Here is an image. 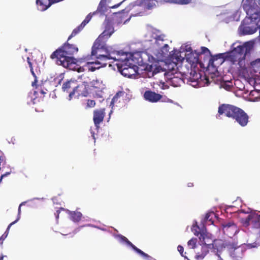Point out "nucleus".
I'll use <instances>...</instances> for the list:
<instances>
[{
    "label": "nucleus",
    "mask_w": 260,
    "mask_h": 260,
    "mask_svg": "<svg viewBox=\"0 0 260 260\" xmlns=\"http://www.w3.org/2000/svg\"><path fill=\"white\" fill-rule=\"evenodd\" d=\"M69 40L64 43L61 46L57 48L50 55V58L54 60L56 64L62 67L72 68L74 66L73 60L75 58L73 56L78 52V47L69 43Z\"/></svg>",
    "instance_id": "1"
},
{
    "label": "nucleus",
    "mask_w": 260,
    "mask_h": 260,
    "mask_svg": "<svg viewBox=\"0 0 260 260\" xmlns=\"http://www.w3.org/2000/svg\"><path fill=\"white\" fill-rule=\"evenodd\" d=\"M242 7L246 12L247 16L243 21V31L245 34H252L256 31V28H250L246 25V23L254 22L256 25L260 21L259 2L258 4L253 0H243Z\"/></svg>",
    "instance_id": "2"
},
{
    "label": "nucleus",
    "mask_w": 260,
    "mask_h": 260,
    "mask_svg": "<svg viewBox=\"0 0 260 260\" xmlns=\"http://www.w3.org/2000/svg\"><path fill=\"white\" fill-rule=\"evenodd\" d=\"M121 53L107 46L106 44H103V45L99 46V47H94V43L92 47L91 55L95 56L97 59V62H95L96 64L106 66L107 64L106 61L107 60H117L122 59L120 58Z\"/></svg>",
    "instance_id": "3"
},
{
    "label": "nucleus",
    "mask_w": 260,
    "mask_h": 260,
    "mask_svg": "<svg viewBox=\"0 0 260 260\" xmlns=\"http://www.w3.org/2000/svg\"><path fill=\"white\" fill-rule=\"evenodd\" d=\"M120 56L124 57H120L122 59L117 60L120 62L117 63V66L119 72L125 77L132 78L135 76L138 71V67L135 64L130 62L131 60H134L136 58V56H139L140 54L136 53L133 56L132 59H129L127 57V53L122 52Z\"/></svg>",
    "instance_id": "4"
},
{
    "label": "nucleus",
    "mask_w": 260,
    "mask_h": 260,
    "mask_svg": "<svg viewBox=\"0 0 260 260\" xmlns=\"http://www.w3.org/2000/svg\"><path fill=\"white\" fill-rule=\"evenodd\" d=\"M203 236V241L204 242V245L202 246V252L200 253L199 252H197V256L200 258H204L205 255L208 253L209 249H212L216 247L217 249H222V248L226 247L230 250H235L239 247L237 243L236 242H228L224 243L221 240H212L209 239L211 243H207L205 241V237ZM209 239V238H208Z\"/></svg>",
    "instance_id": "5"
},
{
    "label": "nucleus",
    "mask_w": 260,
    "mask_h": 260,
    "mask_svg": "<svg viewBox=\"0 0 260 260\" xmlns=\"http://www.w3.org/2000/svg\"><path fill=\"white\" fill-rule=\"evenodd\" d=\"M250 48L245 44L235 48L227 56V59L233 64L242 65L241 62L245 59L246 55L249 52Z\"/></svg>",
    "instance_id": "6"
},
{
    "label": "nucleus",
    "mask_w": 260,
    "mask_h": 260,
    "mask_svg": "<svg viewBox=\"0 0 260 260\" xmlns=\"http://www.w3.org/2000/svg\"><path fill=\"white\" fill-rule=\"evenodd\" d=\"M89 93V84L87 81H84L80 83L77 82L75 90L69 94L68 100L71 101L74 97H86Z\"/></svg>",
    "instance_id": "7"
},
{
    "label": "nucleus",
    "mask_w": 260,
    "mask_h": 260,
    "mask_svg": "<svg viewBox=\"0 0 260 260\" xmlns=\"http://www.w3.org/2000/svg\"><path fill=\"white\" fill-rule=\"evenodd\" d=\"M241 222L245 227L251 224L252 227L257 229L258 233H260V211L250 212L245 219H241Z\"/></svg>",
    "instance_id": "8"
},
{
    "label": "nucleus",
    "mask_w": 260,
    "mask_h": 260,
    "mask_svg": "<svg viewBox=\"0 0 260 260\" xmlns=\"http://www.w3.org/2000/svg\"><path fill=\"white\" fill-rule=\"evenodd\" d=\"M114 31V29L113 26L110 24H107L104 31L95 41L94 47H99V46L103 45V44H106V41L111 37Z\"/></svg>",
    "instance_id": "9"
},
{
    "label": "nucleus",
    "mask_w": 260,
    "mask_h": 260,
    "mask_svg": "<svg viewBox=\"0 0 260 260\" xmlns=\"http://www.w3.org/2000/svg\"><path fill=\"white\" fill-rule=\"evenodd\" d=\"M241 108L229 104H222L219 106L218 112L220 115L224 114L228 117L234 119Z\"/></svg>",
    "instance_id": "10"
},
{
    "label": "nucleus",
    "mask_w": 260,
    "mask_h": 260,
    "mask_svg": "<svg viewBox=\"0 0 260 260\" xmlns=\"http://www.w3.org/2000/svg\"><path fill=\"white\" fill-rule=\"evenodd\" d=\"M158 2L169 3L179 5H187L186 0H144V4L145 8L148 9H151L156 6Z\"/></svg>",
    "instance_id": "11"
},
{
    "label": "nucleus",
    "mask_w": 260,
    "mask_h": 260,
    "mask_svg": "<svg viewBox=\"0 0 260 260\" xmlns=\"http://www.w3.org/2000/svg\"><path fill=\"white\" fill-rule=\"evenodd\" d=\"M222 228L224 234L230 237L234 236L238 231L236 224L233 221L222 223Z\"/></svg>",
    "instance_id": "12"
},
{
    "label": "nucleus",
    "mask_w": 260,
    "mask_h": 260,
    "mask_svg": "<svg viewBox=\"0 0 260 260\" xmlns=\"http://www.w3.org/2000/svg\"><path fill=\"white\" fill-rule=\"evenodd\" d=\"M234 119H235L240 126L244 127L247 125L249 121V116L244 110L240 109Z\"/></svg>",
    "instance_id": "13"
},
{
    "label": "nucleus",
    "mask_w": 260,
    "mask_h": 260,
    "mask_svg": "<svg viewBox=\"0 0 260 260\" xmlns=\"http://www.w3.org/2000/svg\"><path fill=\"white\" fill-rule=\"evenodd\" d=\"M104 108L96 109L93 111V120L96 127H98L100 124L103 122L105 116Z\"/></svg>",
    "instance_id": "14"
},
{
    "label": "nucleus",
    "mask_w": 260,
    "mask_h": 260,
    "mask_svg": "<svg viewBox=\"0 0 260 260\" xmlns=\"http://www.w3.org/2000/svg\"><path fill=\"white\" fill-rule=\"evenodd\" d=\"M144 98L150 102L156 103L162 98V95L151 90H147L144 93Z\"/></svg>",
    "instance_id": "15"
},
{
    "label": "nucleus",
    "mask_w": 260,
    "mask_h": 260,
    "mask_svg": "<svg viewBox=\"0 0 260 260\" xmlns=\"http://www.w3.org/2000/svg\"><path fill=\"white\" fill-rule=\"evenodd\" d=\"M92 13H89L85 17V19L83 21L81 24L75 28L72 31L71 35L69 37L68 40H70L73 37H75L77 35L84 27V26L90 21L92 16Z\"/></svg>",
    "instance_id": "16"
},
{
    "label": "nucleus",
    "mask_w": 260,
    "mask_h": 260,
    "mask_svg": "<svg viewBox=\"0 0 260 260\" xmlns=\"http://www.w3.org/2000/svg\"><path fill=\"white\" fill-rule=\"evenodd\" d=\"M77 80L71 79L63 83L62 86L63 91L70 93L75 89Z\"/></svg>",
    "instance_id": "17"
},
{
    "label": "nucleus",
    "mask_w": 260,
    "mask_h": 260,
    "mask_svg": "<svg viewBox=\"0 0 260 260\" xmlns=\"http://www.w3.org/2000/svg\"><path fill=\"white\" fill-rule=\"evenodd\" d=\"M53 4V0H36L38 8L42 11L46 10Z\"/></svg>",
    "instance_id": "18"
},
{
    "label": "nucleus",
    "mask_w": 260,
    "mask_h": 260,
    "mask_svg": "<svg viewBox=\"0 0 260 260\" xmlns=\"http://www.w3.org/2000/svg\"><path fill=\"white\" fill-rule=\"evenodd\" d=\"M107 10V0H101L99 4L97 10L92 13V15L100 13L103 15Z\"/></svg>",
    "instance_id": "19"
},
{
    "label": "nucleus",
    "mask_w": 260,
    "mask_h": 260,
    "mask_svg": "<svg viewBox=\"0 0 260 260\" xmlns=\"http://www.w3.org/2000/svg\"><path fill=\"white\" fill-rule=\"evenodd\" d=\"M125 243L130 247H131L133 249H134L136 252L141 255L142 256L145 258H148L150 257V256L147 253L144 252L141 249L137 248L135 245H134L131 242H130L128 240L125 242Z\"/></svg>",
    "instance_id": "20"
},
{
    "label": "nucleus",
    "mask_w": 260,
    "mask_h": 260,
    "mask_svg": "<svg viewBox=\"0 0 260 260\" xmlns=\"http://www.w3.org/2000/svg\"><path fill=\"white\" fill-rule=\"evenodd\" d=\"M73 63H74V66H73V67L72 66V68L70 67H70L69 66V67H63L69 69L71 70L77 71L79 73L84 72V68L83 67L79 66L77 64L76 59L73 60V62L72 63V64H73Z\"/></svg>",
    "instance_id": "21"
},
{
    "label": "nucleus",
    "mask_w": 260,
    "mask_h": 260,
    "mask_svg": "<svg viewBox=\"0 0 260 260\" xmlns=\"http://www.w3.org/2000/svg\"><path fill=\"white\" fill-rule=\"evenodd\" d=\"M129 11V9L125 8V9L122 10L121 11L115 13L116 15H118V17L121 19V22H122L124 19L128 17Z\"/></svg>",
    "instance_id": "22"
},
{
    "label": "nucleus",
    "mask_w": 260,
    "mask_h": 260,
    "mask_svg": "<svg viewBox=\"0 0 260 260\" xmlns=\"http://www.w3.org/2000/svg\"><path fill=\"white\" fill-rule=\"evenodd\" d=\"M199 55L198 53H196V56H194L193 54L191 53L187 55L186 59L192 63H198L199 60Z\"/></svg>",
    "instance_id": "23"
},
{
    "label": "nucleus",
    "mask_w": 260,
    "mask_h": 260,
    "mask_svg": "<svg viewBox=\"0 0 260 260\" xmlns=\"http://www.w3.org/2000/svg\"><path fill=\"white\" fill-rule=\"evenodd\" d=\"M27 63L29 65V67L30 68L31 73L35 78L34 81L32 82V86H34L35 85H36V83L38 82L37 79V76L34 71L33 64H32V63L30 61V59L29 57H28L27 58Z\"/></svg>",
    "instance_id": "24"
},
{
    "label": "nucleus",
    "mask_w": 260,
    "mask_h": 260,
    "mask_svg": "<svg viewBox=\"0 0 260 260\" xmlns=\"http://www.w3.org/2000/svg\"><path fill=\"white\" fill-rule=\"evenodd\" d=\"M96 62H97V60L94 62L91 61V62H87V67L88 68V69L89 71L93 72L96 69H98L100 68V67L103 66V65L96 64H95Z\"/></svg>",
    "instance_id": "25"
},
{
    "label": "nucleus",
    "mask_w": 260,
    "mask_h": 260,
    "mask_svg": "<svg viewBox=\"0 0 260 260\" xmlns=\"http://www.w3.org/2000/svg\"><path fill=\"white\" fill-rule=\"evenodd\" d=\"M72 220L74 222H79L81 220L82 214L80 212H73L71 213Z\"/></svg>",
    "instance_id": "26"
},
{
    "label": "nucleus",
    "mask_w": 260,
    "mask_h": 260,
    "mask_svg": "<svg viewBox=\"0 0 260 260\" xmlns=\"http://www.w3.org/2000/svg\"><path fill=\"white\" fill-rule=\"evenodd\" d=\"M223 54H218L212 57L210 60V62L214 66V62L218 59H221V63L223 62L224 60Z\"/></svg>",
    "instance_id": "27"
},
{
    "label": "nucleus",
    "mask_w": 260,
    "mask_h": 260,
    "mask_svg": "<svg viewBox=\"0 0 260 260\" xmlns=\"http://www.w3.org/2000/svg\"><path fill=\"white\" fill-rule=\"evenodd\" d=\"M89 86L94 88H100L102 84L101 82L98 79H93L91 81L89 82Z\"/></svg>",
    "instance_id": "28"
},
{
    "label": "nucleus",
    "mask_w": 260,
    "mask_h": 260,
    "mask_svg": "<svg viewBox=\"0 0 260 260\" xmlns=\"http://www.w3.org/2000/svg\"><path fill=\"white\" fill-rule=\"evenodd\" d=\"M19 220V217H18L15 221H14L13 222H11L8 226L6 232H5V233L1 237V238L2 239V240H4V239H5L8 234H9V230L11 228V226L14 224L15 223H16L18 220Z\"/></svg>",
    "instance_id": "29"
},
{
    "label": "nucleus",
    "mask_w": 260,
    "mask_h": 260,
    "mask_svg": "<svg viewBox=\"0 0 260 260\" xmlns=\"http://www.w3.org/2000/svg\"><path fill=\"white\" fill-rule=\"evenodd\" d=\"M19 220V217H18L15 221H14L13 222H11L8 226L6 232H5V233L1 237V238L2 239V240H4V239H5L8 234H9V230L11 228V226L14 224L15 223H16L18 220Z\"/></svg>",
    "instance_id": "30"
},
{
    "label": "nucleus",
    "mask_w": 260,
    "mask_h": 260,
    "mask_svg": "<svg viewBox=\"0 0 260 260\" xmlns=\"http://www.w3.org/2000/svg\"><path fill=\"white\" fill-rule=\"evenodd\" d=\"M197 242V238H192L188 241L187 246L189 248H194L196 247Z\"/></svg>",
    "instance_id": "31"
},
{
    "label": "nucleus",
    "mask_w": 260,
    "mask_h": 260,
    "mask_svg": "<svg viewBox=\"0 0 260 260\" xmlns=\"http://www.w3.org/2000/svg\"><path fill=\"white\" fill-rule=\"evenodd\" d=\"M192 231L193 232L194 234L197 236H199V235L201 236V233L200 232V228L197 225H193L191 228Z\"/></svg>",
    "instance_id": "32"
},
{
    "label": "nucleus",
    "mask_w": 260,
    "mask_h": 260,
    "mask_svg": "<svg viewBox=\"0 0 260 260\" xmlns=\"http://www.w3.org/2000/svg\"><path fill=\"white\" fill-rule=\"evenodd\" d=\"M179 52H178L177 54H173L172 56V58L173 60L175 59L176 61L175 62L176 63L177 62L182 61L184 60V57H181L180 55H178V54H179Z\"/></svg>",
    "instance_id": "33"
},
{
    "label": "nucleus",
    "mask_w": 260,
    "mask_h": 260,
    "mask_svg": "<svg viewBox=\"0 0 260 260\" xmlns=\"http://www.w3.org/2000/svg\"><path fill=\"white\" fill-rule=\"evenodd\" d=\"M122 94V92H118L114 96L113 98V99H112V101L111 102V105H113L114 106V104L116 103L118 100V98L119 97V95H121Z\"/></svg>",
    "instance_id": "34"
},
{
    "label": "nucleus",
    "mask_w": 260,
    "mask_h": 260,
    "mask_svg": "<svg viewBox=\"0 0 260 260\" xmlns=\"http://www.w3.org/2000/svg\"><path fill=\"white\" fill-rule=\"evenodd\" d=\"M251 66L253 68H258L260 67V58L257 59L251 62Z\"/></svg>",
    "instance_id": "35"
},
{
    "label": "nucleus",
    "mask_w": 260,
    "mask_h": 260,
    "mask_svg": "<svg viewBox=\"0 0 260 260\" xmlns=\"http://www.w3.org/2000/svg\"><path fill=\"white\" fill-rule=\"evenodd\" d=\"M165 37V36L164 35H157L155 37V43L159 44L160 41H161V42L164 41Z\"/></svg>",
    "instance_id": "36"
},
{
    "label": "nucleus",
    "mask_w": 260,
    "mask_h": 260,
    "mask_svg": "<svg viewBox=\"0 0 260 260\" xmlns=\"http://www.w3.org/2000/svg\"><path fill=\"white\" fill-rule=\"evenodd\" d=\"M95 106V102L94 100H88L87 101V107L93 108Z\"/></svg>",
    "instance_id": "37"
},
{
    "label": "nucleus",
    "mask_w": 260,
    "mask_h": 260,
    "mask_svg": "<svg viewBox=\"0 0 260 260\" xmlns=\"http://www.w3.org/2000/svg\"><path fill=\"white\" fill-rule=\"evenodd\" d=\"M201 235H204L205 236L206 239H205V241L207 243H211V241H210L209 239H208V238L209 239H211L209 237H208L207 236V235L205 234H201ZM199 239L202 242L203 244L204 245V242L203 241V236H199Z\"/></svg>",
    "instance_id": "38"
},
{
    "label": "nucleus",
    "mask_w": 260,
    "mask_h": 260,
    "mask_svg": "<svg viewBox=\"0 0 260 260\" xmlns=\"http://www.w3.org/2000/svg\"><path fill=\"white\" fill-rule=\"evenodd\" d=\"M45 84H44L43 88L41 86L40 89H39L40 92L44 96L48 92V90L45 87Z\"/></svg>",
    "instance_id": "39"
},
{
    "label": "nucleus",
    "mask_w": 260,
    "mask_h": 260,
    "mask_svg": "<svg viewBox=\"0 0 260 260\" xmlns=\"http://www.w3.org/2000/svg\"><path fill=\"white\" fill-rule=\"evenodd\" d=\"M214 213L213 212H209V213H207L206 215H205V220H206V221H211L212 223L213 222V221L211 220V219L210 218V216L213 215Z\"/></svg>",
    "instance_id": "40"
},
{
    "label": "nucleus",
    "mask_w": 260,
    "mask_h": 260,
    "mask_svg": "<svg viewBox=\"0 0 260 260\" xmlns=\"http://www.w3.org/2000/svg\"><path fill=\"white\" fill-rule=\"evenodd\" d=\"M177 250L179 252V253L181 254V255L182 256H184V257H186V256H185L184 254H183V251H184V248L183 247L181 246V245H179L178 247H177Z\"/></svg>",
    "instance_id": "41"
},
{
    "label": "nucleus",
    "mask_w": 260,
    "mask_h": 260,
    "mask_svg": "<svg viewBox=\"0 0 260 260\" xmlns=\"http://www.w3.org/2000/svg\"><path fill=\"white\" fill-rule=\"evenodd\" d=\"M201 49V54H204V53H210V50L208 49V48H207L205 47H202Z\"/></svg>",
    "instance_id": "42"
},
{
    "label": "nucleus",
    "mask_w": 260,
    "mask_h": 260,
    "mask_svg": "<svg viewBox=\"0 0 260 260\" xmlns=\"http://www.w3.org/2000/svg\"><path fill=\"white\" fill-rule=\"evenodd\" d=\"M161 100V102H167V103H173V100H172L169 98H167L166 97H165V98L162 97V98Z\"/></svg>",
    "instance_id": "43"
},
{
    "label": "nucleus",
    "mask_w": 260,
    "mask_h": 260,
    "mask_svg": "<svg viewBox=\"0 0 260 260\" xmlns=\"http://www.w3.org/2000/svg\"><path fill=\"white\" fill-rule=\"evenodd\" d=\"M64 209L63 208H60L59 210H57L56 212L55 213V215L56 216V219L59 218V215L60 212V210H63Z\"/></svg>",
    "instance_id": "44"
},
{
    "label": "nucleus",
    "mask_w": 260,
    "mask_h": 260,
    "mask_svg": "<svg viewBox=\"0 0 260 260\" xmlns=\"http://www.w3.org/2000/svg\"><path fill=\"white\" fill-rule=\"evenodd\" d=\"M161 71H163L162 69H161V68L160 67H157L155 68L154 71H153V73H154L155 74H156V73H158L159 72H160Z\"/></svg>",
    "instance_id": "45"
},
{
    "label": "nucleus",
    "mask_w": 260,
    "mask_h": 260,
    "mask_svg": "<svg viewBox=\"0 0 260 260\" xmlns=\"http://www.w3.org/2000/svg\"><path fill=\"white\" fill-rule=\"evenodd\" d=\"M136 63L138 64L139 65H142L143 63V59L142 58H139L138 59L137 61L136 62Z\"/></svg>",
    "instance_id": "46"
},
{
    "label": "nucleus",
    "mask_w": 260,
    "mask_h": 260,
    "mask_svg": "<svg viewBox=\"0 0 260 260\" xmlns=\"http://www.w3.org/2000/svg\"><path fill=\"white\" fill-rule=\"evenodd\" d=\"M24 203H21V204H20V205H19V208H18V217H17V218H18V217H20V213H21V209H20V208H21V206L24 204Z\"/></svg>",
    "instance_id": "47"
},
{
    "label": "nucleus",
    "mask_w": 260,
    "mask_h": 260,
    "mask_svg": "<svg viewBox=\"0 0 260 260\" xmlns=\"http://www.w3.org/2000/svg\"><path fill=\"white\" fill-rule=\"evenodd\" d=\"M120 237L121 239L123 241H124V242H125L126 241H127V240H128V239H127L125 237H124V236H122V235H121V236H120Z\"/></svg>",
    "instance_id": "48"
},
{
    "label": "nucleus",
    "mask_w": 260,
    "mask_h": 260,
    "mask_svg": "<svg viewBox=\"0 0 260 260\" xmlns=\"http://www.w3.org/2000/svg\"><path fill=\"white\" fill-rule=\"evenodd\" d=\"M121 3L122 2L119 3L117 5H115L114 6L111 7V8H116L118 7L121 4Z\"/></svg>",
    "instance_id": "49"
},
{
    "label": "nucleus",
    "mask_w": 260,
    "mask_h": 260,
    "mask_svg": "<svg viewBox=\"0 0 260 260\" xmlns=\"http://www.w3.org/2000/svg\"><path fill=\"white\" fill-rule=\"evenodd\" d=\"M239 213H245V214L249 213V211L245 212L243 210H241L239 211Z\"/></svg>",
    "instance_id": "50"
},
{
    "label": "nucleus",
    "mask_w": 260,
    "mask_h": 260,
    "mask_svg": "<svg viewBox=\"0 0 260 260\" xmlns=\"http://www.w3.org/2000/svg\"><path fill=\"white\" fill-rule=\"evenodd\" d=\"M10 173H6L5 174H3L1 176V179H0V181L2 179V178L4 177H5L7 175V174H9Z\"/></svg>",
    "instance_id": "51"
},
{
    "label": "nucleus",
    "mask_w": 260,
    "mask_h": 260,
    "mask_svg": "<svg viewBox=\"0 0 260 260\" xmlns=\"http://www.w3.org/2000/svg\"><path fill=\"white\" fill-rule=\"evenodd\" d=\"M188 187H192L193 186V183L189 182L187 184Z\"/></svg>",
    "instance_id": "52"
},
{
    "label": "nucleus",
    "mask_w": 260,
    "mask_h": 260,
    "mask_svg": "<svg viewBox=\"0 0 260 260\" xmlns=\"http://www.w3.org/2000/svg\"><path fill=\"white\" fill-rule=\"evenodd\" d=\"M224 85H225L226 87H228L229 88H230V87H231V85H226L225 82H224V83H222V85L223 86H224Z\"/></svg>",
    "instance_id": "53"
},
{
    "label": "nucleus",
    "mask_w": 260,
    "mask_h": 260,
    "mask_svg": "<svg viewBox=\"0 0 260 260\" xmlns=\"http://www.w3.org/2000/svg\"><path fill=\"white\" fill-rule=\"evenodd\" d=\"M217 260H224L219 254H218V259Z\"/></svg>",
    "instance_id": "54"
},
{
    "label": "nucleus",
    "mask_w": 260,
    "mask_h": 260,
    "mask_svg": "<svg viewBox=\"0 0 260 260\" xmlns=\"http://www.w3.org/2000/svg\"><path fill=\"white\" fill-rule=\"evenodd\" d=\"M186 1L187 2V4H189L191 3L192 1V0H186Z\"/></svg>",
    "instance_id": "55"
},
{
    "label": "nucleus",
    "mask_w": 260,
    "mask_h": 260,
    "mask_svg": "<svg viewBox=\"0 0 260 260\" xmlns=\"http://www.w3.org/2000/svg\"><path fill=\"white\" fill-rule=\"evenodd\" d=\"M131 17L126 19L125 20H124V23H125L126 22L128 21L130 19Z\"/></svg>",
    "instance_id": "56"
},
{
    "label": "nucleus",
    "mask_w": 260,
    "mask_h": 260,
    "mask_svg": "<svg viewBox=\"0 0 260 260\" xmlns=\"http://www.w3.org/2000/svg\"><path fill=\"white\" fill-rule=\"evenodd\" d=\"M169 47V46L168 44H165L164 46V48H168Z\"/></svg>",
    "instance_id": "57"
},
{
    "label": "nucleus",
    "mask_w": 260,
    "mask_h": 260,
    "mask_svg": "<svg viewBox=\"0 0 260 260\" xmlns=\"http://www.w3.org/2000/svg\"><path fill=\"white\" fill-rule=\"evenodd\" d=\"M4 256L2 255L0 256V260H3Z\"/></svg>",
    "instance_id": "58"
},
{
    "label": "nucleus",
    "mask_w": 260,
    "mask_h": 260,
    "mask_svg": "<svg viewBox=\"0 0 260 260\" xmlns=\"http://www.w3.org/2000/svg\"><path fill=\"white\" fill-rule=\"evenodd\" d=\"M85 59H86V60H89V58L88 56H87V57L85 58Z\"/></svg>",
    "instance_id": "59"
},
{
    "label": "nucleus",
    "mask_w": 260,
    "mask_h": 260,
    "mask_svg": "<svg viewBox=\"0 0 260 260\" xmlns=\"http://www.w3.org/2000/svg\"><path fill=\"white\" fill-rule=\"evenodd\" d=\"M37 88H38V87H37ZM40 91V90L38 89V91H37V92H38V91Z\"/></svg>",
    "instance_id": "60"
}]
</instances>
